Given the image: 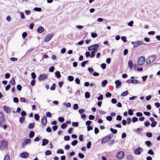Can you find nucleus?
Masks as SVG:
<instances>
[{
    "mask_svg": "<svg viewBox=\"0 0 160 160\" xmlns=\"http://www.w3.org/2000/svg\"><path fill=\"white\" fill-rule=\"evenodd\" d=\"M113 136L112 134H110L108 136L104 137L102 140L101 141L102 143H104L106 142L107 141L110 140Z\"/></svg>",
    "mask_w": 160,
    "mask_h": 160,
    "instance_id": "nucleus-1",
    "label": "nucleus"
},
{
    "mask_svg": "<svg viewBox=\"0 0 160 160\" xmlns=\"http://www.w3.org/2000/svg\"><path fill=\"white\" fill-rule=\"evenodd\" d=\"M156 58V56L154 55L148 58L146 61V63L148 64L152 62Z\"/></svg>",
    "mask_w": 160,
    "mask_h": 160,
    "instance_id": "nucleus-2",
    "label": "nucleus"
},
{
    "mask_svg": "<svg viewBox=\"0 0 160 160\" xmlns=\"http://www.w3.org/2000/svg\"><path fill=\"white\" fill-rule=\"evenodd\" d=\"M8 145V142L4 140H2L0 142V148L2 149H5Z\"/></svg>",
    "mask_w": 160,
    "mask_h": 160,
    "instance_id": "nucleus-3",
    "label": "nucleus"
},
{
    "mask_svg": "<svg viewBox=\"0 0 160 160\" xmlns=\"http://www.w3.org/2000/svg\"><path fill=\"white\" fill-rule=\"evenodd\" d=\"M143 149L140 147L135 149L134 151V154L135 155H140L143 151Z\"/></svg>",
    "mask_w": 160,
    "mask_h": 160,
    "instance_id": "nucleus-4",
    "label": "nucleus"
},
{
    "mask_svg": "<svg viewBox=\"0 0 160 160\" xmlns=\"http://www.w3.org/2000/svg\"><path fill=\"white\" fill-rule=\"evenodd\" d=\"M31 140L29 138L25 140L22 143V148H24L27 145L30 144L31 142Z\"/></svg>",
    "mask_w": 160,
    "mask_h": 160,
    "instance_id": "nucleus-5",
    "label": "nucleus"
},
{
    "mask_svg": "<svg viewBox=\"0 0 160 160\" xmlns=\"http://www.w3.org/2000/svg\"><path fill=\"white\" fill-rule=\"evenodd\" d=\"M54 35V34L52 33L47 35L44 39L45 42H47L49 41L53 37Z\"/></svg>",
    "mask_w": 160,
    "mask_h": 160,
    "instance_id": "nucleus-6",
    "label": "nucleus"
},
{
    "mask_svg": "<svg viewBox=\"0 0 160 160\" xmlns=\"http://www.w3.org/2000/svg\"><path fill=\"white\" fill-rule=\"evenodd\" d=\"M48 76L47 74H43L40 75L38 78V80L40 81L44 80L47 79Z\"/></svg>",
    "mask_w": 160,
    "mask_h": 160,
    "instance_id": "nucleus-7",
    "label": "nucleus"
},
{
    "mask_svg": "<svg viewBox=\"0 0 160 160\" xmlns=\"http://www.w3.org/2000/svg\"><path fill=\"white\" fill-rule=\"evenodd\" d=\"M124 153L123 151H120L117 152L116 154V157L118 159H121L124 156Z\"/></svg>",
    "mask_w": 160,
    "mask_h": 160,
    "instance_id": "nucleus-8",
    "label": "nucleus"
},
{
    "mask_svg": "<svg viewBox=\"0 0 160 160\" xmlns=\"http://www.w3.org/2000/svg\"><path fill=\"white\" fill-rule=\"evenodd\" d=\"M144 58L142 56H141L139 58L138 60V63L140 65H142L143 64L144 62Z\"/></svg>",
    "mask_w": 160,
    "mask_h": 160,
    "instance_id": "nucleus-9",
    "label": "nucleus"
},
{
    "mask_svg": "<svg viewBox=\"0 0 160 160\" xmlns=\"http://www.w3.org/2000/svg\"><path fill=\"white\" fill-rule=\"evenodd\" d=\"M29 153L27 152H23L20 153L19 156L22 158H26L29 156Z\"/></svg>",
    "mask_w": 160,
    "mask_h": 160,
    "instance_id": "nucleus-10",
    "label": "nucleus"
},
{
    "mask_svg": "<svg viewBox=\"0 0 160 160\" xmlns=\"http://www.w3.org/2000/svg\"><path fill=\"white\" fill-rule=\"evenodd\" d=\"M4 119L2 113L0 112V126L2 127V125L4 123Z\"/></svg>",
    "mask_w": 160,
    "mask_h": 160,
    "instance_id": "nucleus-11",
    "label": "nucleus"
},
{
    "mask_svg": "<svg viewBox=\"0 0 160 160\" xmlns=\"http://www.w3.org/2000/svg\"><path fill=\"white\" fill-rule=\"evenodd\" d=\"M126 82L129 83L137 84L138 83V81L136 79H128L126 81Z\"/></svg>",
    "mask_w": 160,
    "mask_h": 160,
    "instance_id": "nucleus-12",
    "label": "nucleus"
},
{
    "mask_svg": "<svg viewBox=\"0 0 160 160\" xmlns=\"http://www.w3.org/2000/svg\"><path fill=\"white\" fill-rule=\"evenodd\" d=\"M146 44L141 41H138L135 42V44L133 46L134 47H136L137 46L141 44Z\"/></svg>",
    "mask_w": 160,
    "mask_h": 160,
    "instance_id": "nucleus-13",
    "label": "nucleus"
},
{
    "mask_svg": "<svg viewBox=\"0 0 160 160\" xmlns=\"http://www.w3.org/2000/svg\"><path fill=\"white\" fill-rule=\"evenodd\" d=\"M47 122L46 117L45 116H43L41 119V123L42 124L44 125H45Z\"/></svg>",
    "mask_w": 160,
    "mask_h": 160,
    "instance_id": "nucleus-14",
    "label": "nucleus"
},
{
    "mask_svg": "<svg viewBox=\"0 0 160 160\" xmlns=\"http://www.w3.org/2000/svg\"><path fill=\"white\" fill-rule=\"evenodd\" d=\"M3 108L5 112L8 113H10L11 111L9 107L6 106H4L3 107Z\"/></svg>",
    "mask_w": 160,
    "mask_h": 160,
    "instance_id": "nucleus-15",
    "label": "nucleus"
},
{
    "mask_svg": "<svg viewBox=\"0 0 160 160\" xmlns=\"http://www.w3.org/2000/svg\"><path fill=\"white\" fill-rule=\"evenodd\" d=\"M115 83L116 84V88H119L121 86L122 84L121 82L119 80H116L115 82Z\"/></svg>",
    "mask_w": 160,
    "mask_h": 160,
    "instance_id": "nucleus-16",
    "label": "nucleus"
},
{
    "mask_svg": "<svg viewBox=\"0 0 160 160\" xmlns=\"http://www.w3.org/2000/svg\"><path fill=\"white\" fill-rule=\"evenodd\" d=\"M49 142V141L47 139H43L42 140V146H45Z\"/></svg>",
    "mask_w": 160,
    "mask_h": 160,
    "instance_id": "nucleus-17",
    "label": "nucleus"
},
{
    "mask_svg": "<svg viewBox=\"0 0 160 160\" xmlns=\"http://www.w3.org/2000/svg\"><path fill=\"white\" fill-rule=\"evenodd\" d=\"M93 50L97 52L98 48L99 47V45L98 44H95L92 45Z\"/></svg>",
    "mask_w": 160,
    "mask_h": 160,
    "instance_id": "nucleus-18",
    "label": "nucleus"
},
{
    "mask_svg": "<svg viewBox=\"0 0 160 160\" xmlns=\"http://www.w3.org/2000/svg\"><path fill=\"white\" fill-rule=\"evenodd\" d=\"M44 28L43 27L39 26L37 29V31L38 33H41L44 31Z\"/></svg>",
    "mask_w": 160,
    "mask_h": 160,
    "instance_id": "nucleus-19",
    "label": "nucleus"
},
{
    "mask_svg": "<svg viewBox=\"0 0 160 160\" xmlns=\"http://www.w3.org/2000/svg\"><path fill=\"white\" fill-rule=\"evenodd\" d=\"M133 66V63L131 60H130L128 62V67L131 69H132Z\"/></svg>",
    "mask_w": 160,
    "mask_h": 160,
    "instance_id": "nucleus-20",
    "label": "nucleus"
},
{
    "mask_svg": "<svg viewBox=\"0 0 160 160\" xmlns=\"http://www.w3.org/2000/svg\"><path fill=\"white\" fill-rule=\"evenodd\" d=\"M97 52V51H96L94 50L92 51L91 52L90 57L91 58H93L95 56V54Z\"/></svg>",
    "mask_w": 160,
    "mask_h": 160,
    "instance_id": "nucleus-21",
    "label": "nucleus"
},
{
    "mask_svg": "<svg viewBox=\"0 0 160 160\" xmlns=\"http://www.w3.org/2000/svg\"><path fill=\"white\" fill-rule=\"evenodd\" d=\"M55 77L57 78H59L61 77V76L60 72L59 71H57L55 73Z\"/></svg>",
    "mask_w": 160,
    "mask_h": 160,
    "instance_id": "nucleus-22",
    "label": "nucleus"
},
{
    "mask_svg": "<svg viewBox=\"0 0 160 160\" xmlns=\"http://www.w3.org/2000/svg\"><path fill=\"white\" fill-rule=\"evenodd\" d=\"M9 83L12 85H14L15 84V80L14 78H12Z\"/></svg>",
    "mask_w": 160,
    "mask_h": 160,
    "instance_id": "nucleus-23",
    "label": "nucleus"
},
{
    "mask_svg": "<svg viewBox=\"0 0 160 160\" xmlns=\"http://www.w3.org/2000/svg\"><path fill=\"white\" fill-rule=\"evenodd\" d=\"M35 133L34 131H31L30 132L29 135V138H32L34 135Z\"/></svg>",
    "mask_w": 160,
    "mask_h": 160,
    "instance_id": "nucleus-24",
    "label": "nucleus"
},
{
    "mask_svg": "<svg viewBox=\"0 0 160 160\" xmlns=\"http://www.w3.org/2000/svg\"><path fill=\"white\" fill-rule=\"evenodd\" d=\"M34 123H30L28 126V127L29 129H32L34 128Z\"/></svg>",
    "mask_w": 160,
    "mask_h": 160,
    "instance_id": "nucleus-25",
    "label": "nucleus"
},
{
    "mask_svg": "<svg viewBox=\"0 0 160 160\" xmlns=\"http://www.w3.org/2000/svg\"><path fill=\"white\" fill-rule=\"evenodd\" d=\"M78 140H75L71 142V144L72 146H74L76 145L78 143Z\"/></svg>",
    "mask_w": 160,
    "mask_h": 160,
    "instance_id": "nucleus-26",
    "label": "nucleus"
},
{
    "mask_svg": "<svg viewBox=\"0 0 160 160\" xmlns=\"http://www.w3.org/2000/svg\"><path fill=\"white\" fill-rule=\"evenodd\" d=\"M128 94V92L127 91H126L125 92H122L121 94V96L122 97H124L126 96Z\"/></svg>",
    "mask_w": 160,
    "mask_h": 160,
    "instance_id": "nucleus-27",
    "label": "nucleus"
},
{
    "mask_svg": "<svg viewBox=\"0 0 160 160\" xmlns=\"http://www.w3.org/2000/svg\"><path fill=\"white\" fill-rule=\"evenodd\" d=\"M108 83V81L106 80H104L102 83V87H104Z\"/></svg>",
    "mask_w": 160,
    "mask_h": 160,
    "instance_id": "nucleus-28",
    "label": "nucleus"
},
{
    "mask_svg": "<svg viewBox=\"0 0 160 160\" xmlns=\"http://www.w3.org/2000/svg\"><path fill=\"white\" fill-rule=\"evenodd\" d=\"M85 97L87 99L89 98L90 97L89 92H86L85 94Z\"/></svg>",
    "mask_w": 160,
    "mask_h": 160,
    "instance_id": "nucleus-29",
    "label": "nucleus"
},
{
    "mask_svg": "<svg viewBox=\"0 0 160 160\" xmlns=\"http://www.w3.org/2000/svg\"><path fill=\"white\" fill-rule=\"evenodd\" d=\"M110 130L111 132L114 134H116L117 133V130L116 129L111 128H110Z\"/></svg>",
    "mask_w": 160,
    "mask_h": 160,
    "instance_id": "nucleus-30",
    "label": "nucleus"
},
{
    "mask_svg": "<svg viewBox=\"0 0 160 160\" xmlns=\"http://www.w3.org/2000/svg\"><path fill=\"white\" fill-rule=\"evenodd\" d=\"M57 152L58 154L60 153L62 154L64 153V152L62 149H59L58 150H57Z\"/></svg>",
    "mask_w": 160,
    "mask_h": 160,
    "instance_id": "nucleus-31",
    "label": "nucleus"
},
{
    "mask_svg": "<svg viewBox=\"0 0 160 160\" xmlns=\"http://www.w3.org/2000/svg\"><path fill=\"white\" fill-rule=\"evenodd\" d=\"M68 80L70 82H72L74 80V77L72 76H69L68 77Z\"/></svg>",
    "mask_w": 160,
    "mask_h": 160,
    "instance_id": "nucleus-32",
    "label": "nucleus"
},
{
    "mask_svg": "<svg viewBox=\"0 0 160 160\" xmlns=\"http://www.w3.org/2000/svg\"><path fill=\"white\" fill-rule=\"evenodd\" d=\"M34 118L37 121H38L39 120L40 117L39 115L38 114H35L34 115Z\"/></svg>",
    "mask_w": 160,
    "mask_h": 160,
    "instance_id": "nucleus-33",
    "label": "nucleus"
},
{
    "mask_svg": "<svg viewBox=\"0 0 160 160\" xmlns=\"http://www.w3.org/2000/svg\"><path fill=\"white\" fill-rule=\"evenodd\" d=\"M45 155L47 156L49 155L52 154L51 151L49 150H47L45 153Z\"/></svg>",
    "mask_w": 160,
    "mask_h": 160,
    "instance_id": "nucleus-34",
    "label": "nucleus"
},
{
    "mask_svg": "<svg viewBox=\"0 0 160 160\" xmlns=\"http://www.w3.org/2000/svg\"><path fill=\"white\" fill-rule=\"evenodd\" d=\"M145 143L146 144V145L148 147H150L151 145H152V143L151 142L149 141H146Z\"/></svg>",
    "mask_w": 160,
    "mask_h": 160,
    "instance_id": "nucleus-35",
    "label": "nucleus"
},
{
    "mask_svg": "<svg viewBox=\"0 0 160 160\" xmlns=\"http://www.w3.org/2000/svg\"><path fill=\"white\" fill-rule=\"evenodd\" d=\"M25 119V118L24 117H20L19 118L20 122L21 123H23Z\"/></svg>",
    "mask_w": 160,
    "mask_h": 160,
    "instance_id": "nucleus-36",
    "label": "nucleus"
},
{
    "mask_svg": "<svg viewBox=\"0 0 160 160\" xmlns=\"http://www.w3.org/2000/svg\"><path fill=\"white\" fill-rule=\"evenodd\" d=\"M72 125L73 127H78V123L77 122H73L72 123Z\"/></svg>",
    "mask_w": 160,
    "mask_h": 160,
    "instance_id": "nucleus-37",
    "label": "nucleus"
},
{
    "mask_svg": "<svg viewBox=\"0 0 160 160\" xmlns=\"http://www.w3.org/2000/svg\"><path fill=\"white\" fill-rule=\"evenodd\" d=\"M134 110H133L131 109H129L128 110V114L130 115H132L133 114V111Z\"/></svg>",
    "mask_w": 160,
    "mask_h": 160,
    "instance_id": "nucleus-38",
    "label": "nucleus"
},
{
    "mask_svg": "<svg viewBox=\"0 0 160 160\" xmlns=\"http://www.w3.org/2000/svg\"><path fill=\"white\" fill-rule=\"evenodd\" d=\"M34 10L35 11L41 12L42 11V9L41 8L38 7H35L34 8Z\"/></svg>",
    "mask_w": 160,
    "mask_h": 160,
    "instance_id": "nucleus-39",
    "label": "nucleus"
},
{
    "mask_svg": "<svg viewBox=\"0 0 160 160\" xmlns=\"http://www.w3.org/2000/svg\"><path fill=\"white\" fill-rule=\"evenodd\" d=\"M75 82L76 83L78 84H79L80 83V79L78 78H76L75 80Z\"/></svg>",
    "mask_w": 160,
    "mask_h": 160,
    "instance_id": "nucleus-40",
    "label": "nucleus"
},
{
    "mask_svg": "<svg viewBox=\"0 0 160 160\" xmlns=\"http://www.w3.org/2000/svg\"><path fill=\"white\" fill-rule=\"evenodd\" d=\"M88 62V61H85L82 62L81 63V65L82 67H84L85 66L86 64Z\"/></svg>",
    "mask_w": 160,
    "mask_h": 160,
    "instance_id": "nucleus-41",
    "label": "nucleus"
},
{
    "mask_svg": "<svg viewBox=\"0 0 160 160\" xmlns=\"http://www.w3.org/2000/svg\"><path fill=\"white\" fill-rule=\"evenodd\" d=\"M67 126V124L65 123H63L61 126V128L62 129H65Z\"/></svg>",
    "mask_w": 160,
    "mask_h": 160,
    "instance_id": "nucleus-42",
    "label": "nucleus"
},
{
    "mask_svg": "<svg viewBox=\"0 0 160 160\" xmlns=\"http://www.w3.org/2000/svg\"><path fill=\"white\" fill-rule=\"evenodd\" d=\"M115 141L114 140H111L108 143V145L109 146H112L114 143Z\"/></svg>",
    "mask_w": 160,
    "mask_h": 160,
    "instance_id": "nucleus-43",
    "label": "nucleus"
},
{
    "mask_svg": "<svg viewBox=\"0 0 160 160\" xmlns=\"http://www.w3.org/2000/svg\"><path fill=\"white\" fill-rule=\"evenodd\" d=\"M64 118L62 117H59L58 118V120L61 122H62L64 121Z\"/></svg>",
    "mask_w": 160,
    "mask_h": 160,
    "instance_id": "nucleus-44",
    "label": "nucleus"
},
{
    "mask_svg": "<svg viewBox=\"0 0 160 160\" xmlns=\"http://www.w3.org/2000/svg\"><path fill=\"white\" fill-rule=\"evenodd\" d=\"M157 124V122L156 121L153 122L151 124L152 127H154L156 126Z\"/></svg>",
    "mask_w": 160,
    "mask_h": 160,
    "instance_id": "nucleus-45",
    "label": "nucleus"
},
{
    "mask_svg": "<svg viewBox=\"0 0 160 160\" xmlns=\"http://www.w3.org/2000/svg\"><path fill=\"white\" fill-rule=\"evenodd\" d=\"M56 84L55 83H53L52 86L50 87V89L51 90H54L55 89Z\"/></svg>",
    "mask_w": 160,
    "mask_h": 160,
    "instance_id": "nucleus-46",
    "label": "nucleus"
},
{
    "mask_svg": "<svg viewBox=\"0 0 160 160\" xmlns=\"http://www.w3.org/2000/svg\"><path fill=\"white\" fill-rule=\"evenodd\" d=\"M46 115L47 117L49 118H51L52 116L51 113L49 112H48L46 113Z\"/></svg>",
    "mask_w": 160,
    "mask_h": 160,
    "instance_id": "nucleus-47",
    "label": "nucleus"
},
{
    "mask_svg": "<svg viewBox=\"0 0 160 160\" xmlns=\"http://www.w3.org/2000/svg\"><path fill=\"white\" fill-rule=\"evenodd\" d=\"M70 137L69 136H66L64 137V139L65 141H68L70 140Z\"/></svg>",
    "mask_w": 160,
    "mask_h": 160,
    "instance_id": "nucleus-48",
    "label": "nucleus"
},
{
    "mask_svg": "<svg viewBox=\"0 0 160 160\" xmlns=\"http://www.w3.org/2000/svg\"><path fill=\"white\" fill-rule=\"evenodd\" d=\"M78 108V105L77 103H75L73 105V109L74 110H77Z\"/></svg>",
    "mask_w": 160,
    "mask_h": 160,
    "instance_id": "nucleus-49",
    "label": "nucleus"
},
{
    "mask_svg": "<svg viewBox=\"0 0 160 160\" xmlns=\"http://www.w3.org/2000/svg\"><path fill=\"white\" fill-rule=\"evenodd\" d=\"M31 76H32V78L33 79H35L36 78V75L35 72H32L31 74Z\"/></svg>",
    "mask_w": 160,
    "mask_h": 160,
    "instance_id": "nucleus-50",
    "label": "nucleus"
},
{
    "mask_svg": "<svg viewBox=\"0 0 160 160\" xmlns=\"http://www.w3.org/2000/svg\"><path fill=\"white\" fill-rule=\"evenodd\" d=\"M78 156L81 158H83L84 157V155L81 153H79L78 154Z\"/></svg>",
    "mask_w": 160,
    "mask_h": 160,
    "instance_id": "nucleus-51",
    "label": "nucleus"
},
{
    "mask_svg": "<svg viewBox=\"0 0 160 160\" xmlns=\"http://www.w3.org/2000/svg\"><path fill=\"white\" fill-rule=\"evenodd\" d=\"M17 89L19 91L21 90L22 89V87L21 85L18 84L17 86Z\"/></svg>",
    "mask_w": 160,
    "mask_h": 160,
    "instance_id": "nucleus-52",
    "label": "nucleus"
},
{
    "mask_svg": "<svg viewBox=\"0 0 160 160\" xmlns=\"http://www.w3.org/2000/svg\"><path fill=\"white\" fill-rule=\"evenodd\" d=\"M116 119L117 121H121L122 119V117L120 115H118Z\"/></svg>",
    "mask_w": 160,
    "mask_h": 160,
    "instance_id": "nucleus-53",
    "label": "nucleus"
},
{
    "mask_svg": "<svg viewBox=\"0 0 160 160\" xmlns=\"http://www.w3.org/2000/svg\"><path fill=\"white\" fill-rule=\"evenodd\" d=\"M101 68L103 69H105L106 68V64L105 63H102L101 64Z\"/></svg>",
    "mask_w": 160,
    "mask_h": 160,
    "instance_id": "nucleus-54",
    "label": "nucleus"
},
{
    "mask_svg": "<svg viewBox=\"0 0 160 160\" xmlns=\"http://www.w3.org/2000/svg\"><path fill=\"white\" fill-rule=\"evenodd\" d=\"M94 116L92 115H90L89 116V119L90 120H93L95 119Z\"/></svg>",
    "mask_w": 160,
    "mask_h": 160,
    "instance_id": "nucleus-55",
    "label": "nucleus"
},
{
    "mask_svg": "<svg viewBox=\"0 0 160 160\" xmlns=\"http://www.w3.org/2000/svg\"><path fill=\"white\" fill-rule=\"evenodd\" d=\"M148 154H149L151 155H153V154H154V152H153V150L152 149H149L148 151Z\"/></svg>",
    "mask_w": 160,
    "mask_h": 160,
    "instance_id": "nucleus-56",
    "label": "nucleus"
},
{
    "mask_svg": "<svg viewBox=\"0 0 160 160\" xmlns=\"http://www.w3.org/2000/svg\"><path fill=\"white\" fill-rule=\"evenodd\" d=\"M92 143L91 142H89L87 144V147L88 149H89L91 148Z\"/></svg>",
    "mask_w": 160,
    "mask_h": 160,
    "instance_id": "nucleus-57",
    "label": "nucleus"
},
{
    "mask_svg": "<svg viewBox=\"0 0 160 160\" xmlns=\"http://www.w3.org/2000/svg\"><path fill=\"white\" fill-rule=\"evenodd\" d=\"M91 36L92 38H95L98 36V35L96 33L92 32V33Z\"/></svg>",
    "mask_w": 160,
    "mask_h": 160,
    "instance_id": "nucleus-58",
    "label": "nucleus"
},
{
    "mask_svg": "<svg viewBox=\"0 0 160 160\" xmlns=\"http://www.w3.org/2000/svg\"><path fill=\"white\" fill-rule=\"evenodd\" d=\"M106 118L107 120L111 121L112 119V117L111 116H108L106 117Z\"/></svg>",
    "mask_w": 160,
    "mask_h": 160,
    "instance_id": "nucleus-59",
    "label": "nucleus"
},
{
    "mask_svg": "<svg viewBox=\"0 0 160 160\" xmlns=\"http://www.w3.org/2000/svg\"><path fill=\"white\" fill-rule=\"evenodd\" d=\"M138 120V119L136 117H133L132 119V121L133 122H135Z\"/></svg>",
    "mask_w": 160,
    "mask_h": 160,
    "instance_id": "nucleus-60",
    "label": "nucleus"
},
{
    "mask_svg": "<svg viewBox=\"0 0 160 160\" xmlns=\"http://www.w3.org/2000/svg\"><path fill=\"white\" fill-rule=\"evenodd\" d=\"M103 98V97L102 94H100L99 96L97 98L98 100L100 101L102 100Z\"/></svg>",
    "mask_w": 160,
    "mask_h": 160,
    "instance_id": "nucleus-61",
    "label": "nucleus"
},
{
    "mask_svg": "<svg viewBox=\"0 0 160 160\" xmlns=\"http://www.w3.org/2000/svg\"><path fill=\"white\" fill-rule=\"evenodd\" d=\"M121 40L124 42H126L127 41L126 37L125 36H122L121 38Z\"/></svg>",
    "mask_w": 160,
    "mask_h": 160,
    "instance_id": "nucleus-62",
    "label": "nucleus"
},
{
    "mask_svg": "<svg viewBox=\"0 0 160 160\" xmlns=\"http://www.w3.org/2000/svg\"><path fill=\"white\" fill-rule=\"evenodd\" d=\"M27 36V34L26 32H23L22 34V36L23 38L24 39Z\"/></svg>",
    "mask_w": 160,
    "mask_h": 160,
    "instance_id": "nucleus-63",
    "label": "nucleus"
},
{
    "mask_svg": "<svg viewBox=\"0 0 160 160\" xmlns=\"http://www.w3.org/2000/svg\"><path fill=\"white\" fill-rule=\"evenodd\" d=\"M146 135L148 138H151L152 136V134L150 132H147Z\"/></svg>",
    "mask_w": 160,
    "mask_h": 160,
    "instance_id": "nucleus-64",
    "label": "nucleus"
}]
</instances>
